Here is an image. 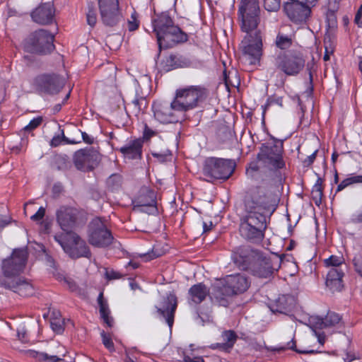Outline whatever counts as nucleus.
I'll return each mask as SVG.
<instances>
[{
  "label": "nucleus",
  "mask_w": 362,
  "mask_h": 362,
  "mask_svg": "<svg viewBox=\"0 0 362 362\" xmlns=\"http://www.w3.org/2000/svg\"><path fill=\"white\" fill-rule=\"evenodd\" d=\"M282 349H291V350L295 351L299 354H311V353L314 352V351H313V350L303 351V350L297 349L296 345V341L294 340V338H292V339L286 344V346L283 347Z\"/></svg>",
  "instance_id": "37998d69"
},
{
  "label": "nucleus",
  "mask_w": 362,
  "mask_h": 362,
  "mask_svg": "<svg viewBox=\"0 0 362 362\" xmlns=\"http://www.w3.org/2000/svg\"><path fill=\"white\" fill-rule=\"evenodd\" d=\"M344 272L339 268H331L326 279V285L333 291H341L342 285V277Z\"/></svg>",
  "instance_id": "cd10ccee"
},
{
  "label": "nucleus",
  "mask_w": 362,
  "mask_h": 362,
  "mask_svg": "<svg viewBox=\"0 0 362 362\" xmlns=\"http://www.w3.org/2000/svg\"><path fill=\"white\" fill-rule=\"evenodd\" d=\"M127 105L132 112L137 116L147 107L148 103L145 97L136 94L135 98Z\"/></svg>",
  "instance_id": "7c9ffc66"
},
{
  "label": "nucleus",
  "mask_w": 362,
  "mask_h": 362,
  "mask_svg": "<svg viewBox=\"0 0 362 362\" xmlns=\"http://www.w3.org/2000/svg\"><path fill=\"white\" fill-rule=\"evenodd\" d=\"M276 68L286 76H297L304 68L305 59L299 52H281L273 59Z\"/></svg>",
  "instance_id": "6e6552de"
},
{
  "label": "nucleus",
  "mask_w": 362,
  "mask_h": 362,
  "mask_svg": "<svg viewBox=\"0 0 362 362\" xmlns=\"http://www.w3.org/2000/svg\"><path fill=\"white\" fill-rule=\"evenodd\" d=\"M221 337L224 342L216 344V346L225 350L232 349L238 339V335L233 330L223 332Z\"/></svg>",
  "instance_id": "2f4dec72"
},
{
  "label": "nucleus",
  "mask_w": 362,
  "mask_h": 362,
  "mask_svg": "<svg viewBox=\"0 0 362 362\" xmlns=\"http://www.w3.org/2000/svg\"><path fill=\"white\" fill-rule=\"evenodd\" d=\"M317 153V151H315L311 155L308 156L303 160L304 166H309L313 163L314 160H315Z\"/></svg>",
  "instance_id": "4d7b16f0"
},
{
  "label": "nucleus",
  "mask_w": 362,
  "mask_h": 362,
  "mask_svg": "<svg viewBox=\"0 0 362 362\" xmlns=\"http://www.w3.org/2000/svg\"><path fill=\"white\" fill-rule=\"evenodd\" d=\"M192 62L190 59L180 54H171L165 61V69L167 71L178 68L189 67Z\"/></svg>",
  "instance_id": "bb28decb"
},
{
  "label": "nucleus",
  "mask_w": 362,
  "mask_h": 362,
  "mask_svg": "<svg viewBox=\"0 0 362 362\" xmlns=\"http://www.w3.org/2000/svg\"><path fill=\"white\" fill-rule=\"evenodd\" d=\"M158 46L168 48L187 41L188 35L175 25L168 12H162L152 21Z\"/></svg>",
  "instance_id": "7ed1b4c3"
},
{
  "label": "nucleus",
  "mask_w": 362,
  "mask_h": 362,
  "mask_svg": "<svg viewBox=\"0 0 362 362\" xmlns=\"http://www.w3.org/2000/svg\"><path fill=\"white\" fill-rule=\"evenodd\" d=\"M234 264L242 270L259 279L271 278L280 268V259L264 255L262 252L250 247H240L232 254Z\"/></svg>",
  "instance_id": "f03ea898"
},
{
  "label": "nucleus",
  "mask_w": 362,
  "mask_h": 362,
  "mask_svg": "<svg viewBox=\"0 0 362 362\" xmlns=\"http://www.w3.org/2000/svg\"><path fill=\"white\" fill-rule=\"evenodd\" d=\"M57 163L58 164L59 170H67L71 166V162L68 160L66 157L59 156L57 158Z\"/></svg>",
  "instance_id": "79ce46f5"
},
{
  "label": "nucleus",
  "mask_w": 362,
  "mask_h": 362,
  "mask_svg": "<svg viewBox=\"0 0 362 362\" xmlns=\"http://www.w3.org/2000/svg\"><path fill=\"white\" fill-rule=\"evenodd\" d=\"M264 7L269 12H276L281 7V0H264Z\"/></svg>",
  "instance_id": "58836bf2"
},
{
  "label": "nucleus",
  "mask_w": 362,
  "mask_h": 362,
  "mask_svg": "<svg viewBox=\"0 0 362 362\" xmlns=\"http://www.w3.org/2000/svg\"><path fill=\"white\" fill-rule=\"evenodd\" d=\"M54 36L45 29L32 33L24 42L25 49L30 53L46 54L54 49Z\"/></svg>",
  "instance_id": "1a4fd4ad"
},
{
  "label": "nucleus",
  "mask_w": 362,
  "mask_h": 362,
  "mask_svg": "<svg viewBox=\"0 0 362 362\" xmlns=\"http://www.w3.org/2000/svg\"><path fill=\"white\" fill-rule=\"evenodd\" d=\"M238 16L240 29L244 33L260 31V7L259 0H240Z\"/></svg>",
  "instance_id": "39448f33"
},
{
  "label": "nucleus",
  "mask_w": 362,
  "mask_h": 362,
  "mask_svg": "<svg viewBox=\"0 0 362 362\" xmlns=\"http://www.w3.org/2000/svg\"><path fill=\"white\" fill-rule=\"evenodd\" d=\"M250 285L248 278L242 274L226 276L220 291L225 296H233L245 292Z\"/></svg>",
  "instance_id": "2eb2a0df"
},
{
  "label": "nucleus",
  "mask_w": 362,
  "mask_h": 362,
  "mask_svg": "<svg viewBox=\"0 0 362 362\" xmlns=\"http://www.w3.org/2000/svg\"><path fill=\"white\" fill-rule=\"evenodd\" d=\"M208 95L209 90L204 86H191L176 90L174 104L185 114L187 111L197 107Z\"/></svg>",
  "instance_id": "20e7f679"
},
{
  "label": "nucleus",
  "mask_w": 362,
  "mask_h": 362,
  "mask_svg": "<svg viewBox=\"0 0 362 362\" xmlns=\"http://www.w3.org/2000/svg\"><path fill=\"white\" fill-rule=\"evenodd\" d=\"M311 7L298 1H287L284 4V10L287 16L297 24L306 21L311 13Z\"/></svg>",
  "instance_id": "6ab92c4d"
},
{
  "label": "nucleus",
  "mask_w": 362,
  "mask_h": 362,
  "mask_svg": "<svg viewBox=\"0 0 362 362\" xmlns=\"http://www.w3.org/2000/svg\"><path fill=\"white\" fill-rule=\"evenodd\" d=\"M259 170V166L257 163H251L250 167L247 168V174L253 176L252 173L257 172Z\"/></svg>",
  "instance_id": "bf43d9fd"
},
{
  "label": "nucleus",
  "mask_w": 362,
  "mask_h": 362,
  "mask_svg": "<svg viewBox=\"0 0 362 362\" xmlns=\"http://www.w3.org/2000/svg\"><path fill=\"white\" fill-rule=\"evenodd\" d=\"M132 20L128 21V30L129 31H134L139 28V22L135 16V13L131 16Z\"/></svg>",
  "instance_id": "de8ad7c7"
},
{
  "label": "nucleus",
  "mask_w": 362,
  "mask_h": 362,
  "mask_svg": "<svg viewBox=\"0 0 362 362\" xmlns=\"http://www.w3.org/2000/svg\"><path fill=\"white\" fill-rule=\"evenodd\" d=\"M272 203V193L259 189L257 196L245 203L247 214L241 219L240 233L242 237L252 243H259L264 238L267 227V213Z\"/></svg>",
  "instance_id": "f257e3e1"
},
{
  "label": "nucleus",
  "mask_w": 362,
  "mask_h": 362,
  "mask_svg": "<svg viewBox=\"0 0 362 362\" xmlns=\"http://www.w3.org/2000/svg\"><path fill=\"white\" fill-rule=\"evenodd\" d=\"M71 245L69 246L66 253L71 258L77 259L81 257L90 258L91 252L86 242L76 233L70 235Z\"/></svg>",
  "instance_id": "5701e85b"
},
{
  "label": "nucleus",
  "mask_w": 362,
  "mask_h": 362,
  "mask_svg": "<svg viewBox=\"0 0 362 362\" xmlns=\"http://www.w3.org/2000/svg\"><path fill=\"white\" fill-rule=\"evenodd\" d=\"M191 300L197 303H201L209 294V289L202 283L192 286L189 290Z\"/></svg>",
  "instance_id": "c85d7f7f"
},
{
  "label": "nucleus",
  "mask_w": 362,
  "mask_h": 362,
  "mask_svg": "<svg viewBox=\"0 0 362 362\" xmlns=\"http://www.w3.org/2000/svg\"><path fill=\"white\" fill-rule=\"evenodd\" d=\"M354 264L356 272L362 277V264L354 260Z\"/></svg>",
  "instance_id": "e2e57ef3"
},
{
  "label": "nucleus",
  "mask_w": 362,
  "mask_h": 362,
  "mask_svg": "<svg viewBox=\"0 0 362 362\" xmlns=\"http://www.w3.org/2000/svg\"><path fill=\"white\" fill-rule=\"evenodd\" d=\"M235 163L231 159L210 157L204 160L202 173L208 182L228 180L233 173Z\"/></svg>",
  "instance_id": "0eeeda50"
},
{
  "label": "nucleus",
  "mask_w": 362,
  "mask_h": 362,
  "mask_svg": "<svg viewBox=\"0 0 362 362\" xmlns=\"http://www.w3.org/2000/svg\"><path fill=\"white\" fill-rule=\"evenodd\" d=\"M174 100L169 103L167 101H156L153 103L152 109L156 120L163 124L177 123L185 119L180 108L175 107Z\"/></svg>",
  "instance_id": "f8f14e48"
},
{
  "label": "nucleus",
  "mask_w": 362,
  "mask_h": 362,
  "mask_svg": "<svg viewBox=\"0 0 362 362\" xmlns=\"http://www.w3.org/2000/svg\"><path fill=\"white\" fill-rule=\"evenodd\" d=\"M103 344L110 351H115L114 344L111 337L107 335L104 331L100 333Z\"/></svg>",
  "instance_id": "a19ab883"
},
{
  "label": "nucleus",
  "mask_w": 362,
  "mask_h": 362,
  "mask_svg": "<svg viewBox=\"0 0 362 362\" xmlns=\"http://www.w3.org/2000/svg\"><path fill=\"white\" fill-rule=\"evenodd\" d=\"M88 242L97 247H106L114 240L112 234L105 223V220L96 217L88 224Z\"/></svg>",
  "instance_id": "9b49d317"
},
{
  "label": "nucleus",
  "mask_w": 362,
  "mask_h": 362,
  "mask_svg": "<svg viewBox=\"0 0 362 362\" xmlns=\"http://www.w3.org/2000/svg\"><path fill=\"white\" fill-rule=\"evenodd\" d=\"M56 220L60 228L67 234L78 224L80 211L78 209L69 206H61L56 211Z\"/></svg>",
  "instance_id": "4468645a"
},
{
  "label": "nucleus",
  "mask_w": 362,
  "mask_h": 362,
  "mask_svg": "<svg viewBox=\"0 0 362 362\" xmlns=\"http://www.w3.org/2000/svg\"><path fill=\"white\" fill-rule=\"evenodd\" d=\"M64 85V78L54 74H41L35 79V86L37 90L47 94L58 93Z\"/></svg>",
  "instance_id": "a211bd4d"
},
{
  "label": "nucleus",
  "mask_w": 362,
  "mask_h": 362,
  "mask_svg": "<svg viewBox=\"0 0 362 362\" xmlns=\"http://www.w3.org/2000/svg\"><path fill=\"white\" fill-rule=\"evenodd\" d=\"M107 184L112 190L117 189L122 185V176L119 174H112L107 179Z\"/></svg>",
  "instance_id": "4c0bfd02"
},
{
  "label": "nucleus",
  "mask_w": 362,
  "mask_h": 362,
  "mask_svg": "<svg viewBox=\"0 0 362 362\" xmlns=\"http://www.w3.org/2000/svg\"><path fill=\"white\" fill-rule=\"evenodd\" d=\"M143 142L141 139L130 140L118 150L125 158L140 159L142 156Z\"/></svg>",
  "instance_id": "393cba45"
},
{
  "label": "nucleus",
  "mask_w": 362,
  "mask_h": 362,
  "mask_svg": "<svg viewBox=\"0 0 362 362\" xmlns=\"http://www.w3.org/2000/svg\"><path fill=\"white\" fill-rule=\"evenodd\" d=\"M55 8L52 2L40 4L31 13V18L37 24L45 25L54 21Z\"/></svg>",
  "instance_id": "412c9836"
},
{
  "label": "nucleus",
  "mask_w": 362,
  "mask_h": 362,
  "mask_svg": "<svg viewBox=\"0 0 362 362\" xmlns=\"http://www.w3.org/2000/svg\"><path fill=\"white\" fill-rule=\"evenodd\" d=\"M327 20L329 26L334 27L337 23V18H336L334 13L332 11L328 12L327 14Z\"/></svg>",
  "instance_id": "5fc2aeb1"
},
{
  "label": "nucleus",
  "mask_w": 362,
  "mask_h": 362,
  "mask_svg": "<svg viewBox=\"0 0 362 362\" xmlns=\"http://www.w3.org/2000/svg\"><path fill=\"white\" fill-rule=\"evenodd\" d=\"M354 185H362V175L355 173L350 174L348 177L343 180L337 186V192Z\"/></svg>",
  "instance_id": "473e14b6"
},
{
  "label": "nucleus",
  "mask_w": 362,
  "mask_h": 362,
  "mask_svg": "<svg viewBox=\"0 0 362 362\" xmlns=\"http://www.w3.org/2000/svg\"><path fill=\"white\" fill-rule=\"evenodd\" d=\"M268 101L270 105L276 104V105H279V107H283V98L282 97L274 95L273 97L269 98Z\"/></svg>",
  "instance_id": "864d4df0"
},
{
  "label": "nucleus",
  "mask_w": 362,
  "mask_h": 362,
  "mask_svg": "<svg viewBox=\"0 0 362 362\" xmlns=\"http://www.w3.org/2000/svg\"><path fill=\"white\" fill-rule=\"evenodd\" d=\"M184 362H204L202 357L191 358L189 356H185Z\"/></svg>",
  "instance_id": "680f3d73"
},
{
  "label": "nucleus",
  "mask_w": 362,
  "mask_h": 362,
  "mask_svg": "<svg viewBox=\"0 0 362 362\" xmlns=\"http://www.w3.org/2000/svg\"><path fill=\"white\" fill-rule=\"evenodd\" d=\"M60 144L61 138L59 136L53 137L50 142V145L54 147L59 146Z\"/></svg>",
  "instance_id": "0e129e2a"
},
{
  "label": "nucleus",
  "mask_w": 362,
  "mask_h": 362,
  "mask_svg": "<svg viewBox=\"0 0 362 362\" xmlns=\"http://www.w3.org/2000/svg\"><path fill=\"white\" fill-rule=\"evenodd\" d=\"M105 276L109 280L120 279L122 275L114 270H107L105 272Z\"/></svg>",
  "instance_id": "603ef678"
},
{
  "label": "nucleus",
  "mask_w": 362,
  "mask_h": 362,
  "mask_svg": "<svg viewBox=\"0 0 362 362\" xmlns=\"http://www.w3.org/2000/svg\"><path fill=\"white\" fill-rule=\"evenodd\" d=\"M324 263L327 267L339 268L344 263V258L342 256L331 255L329 258L324 260Z\"/></svg>",
  "instance_id": "e433bc0d"
},
{
  "label": "nucleus",
  "mask_w": 362,
  "mask_h": 362,
  "mask_svg": "<svg viewBox=\"0 0 362 362\" xmlns=\"http://www.w3.org/2000/svg\"><path fill=\"white\" fill-rule=\"evenodd\" d=\"M354 21L358 27L362 28V15L356 14Z\"/></svg>",
  "instance_id": "338daca9"
},
{
  "label": "nucleus",
  "mask_w": 362,
  "mask_h": 362,
  "mask_svg": "<svg viewBox=\"0 0 362 362\" xmlns=\"http://www.w3.org/2000/svg\"><path fill=\"white\" fill-rule=\"evenodd\" d=\"M1 285L6 288L11 289L20 296L28 297L33 296L35 293L34 288L31 284L25 279H18L17 280H4L1 281Z\"/></svg>",
  "instance_id": "b1692460"
},
{
  "label": "nucleus",
  "mask_w": 362,
  "mask_h": 362,
  "mask_svg": "<svg viewBox=\"0 0 362 362\" xmlns=\"http://www.w3.org/2000/svg\"><path fill=\"white\" fill-rule=\"evenodd\" d=\"M54 239L62 246L66 252L69 245L64 242V235L63 234H57L54 236Z\"/></svg>",
  "instance_id": "09e8293b"
},
{
  "label": "nucleus",
  "mask_w": 362,
  "mask_h": 362,
  "mask_svg": "<svg viewBox=\"0 0 362 362\" xmlns=\"http://www.w3.org/2000/svg\"><path fill=\"white\" fill-rule=\"evenodd\" d=\"M99 311L103 322L110 327L113 325V318L110 316V311L107 300L103 297V293L100 292L98 297Z\"/></svg>",
  "instance_id": "c756f323"
},
{
  "label": "nucleus",
  "mask_w": 362,
  "mask_h": 362,
  "mask_svg": "<svg viewBox=\"0 0 362 362\" xmlns=\"http://www.w3.org/2000/svg\"><path fill=\"white\" fill-rule=\"evenodd\" d=\"M17 336L19 340H21L23 342H25L27 341V332L26 329L24 327H21L18 329L17 331Z\"/></svg>",
  "instance_id": "13d9d810"
},
{
  "label": "nucleus",
  "mask_w": 362,
  "mask_h": 362,
  "mask_svg": "<svg viewBox=\"0 0 362 362\" xmlns=\"http://www.w3.org/2000/svg\"><path fill=\"white\" fill-rule=\"evenodd\" d=\"M322 185V180L318 177L311 191L312 198L317 206H320L322 203L323 194Z\"/></svg>",
  "instance_id": "c9c22d12"
},
{
  "label": "nucleus",
  "mask_w": 362,
  "mask_h": 362,
  "mask_svg": "<svg viewBox=\"0 0 362 362\" xmlns=\"http://www.w3.org/2000/svg\"><path fill=\"white\" fill-rule=\"evenodd\" d=\"M202 226H203V231H204V233H206V232H207V231H209V230H211V227H212L213 224H212V222H211V221H209V223H206V222L203 221V222H202Z\"/></svg>",
  "instance_id": "69168bd1"
},
{
  "label": "nucleus",
  "mask_w": 362,
  "mask_h": 362,
  "mask_svg": "<svg viewBox=\"0 0 362 362\" xmlns=\"http://www.w3.org/2000/svg\"><path fill=\"white\" fill-rule=\"evenodd\" d=\"M51 327L54 332L57 334H61L64 332V327L62 325L58 320H54L51 322Z\"/></svg>",
  "instance_id": "3c124183"
},
{
  "label": "nucleus",
  "mask_w": 362,
  "mask_h": 362,
  "mask_svg": "<svg viewBox=\"0 0 362 362\" xmlns=\"http://www.w3.org/2000/svg\"><path fill=\"white\" fill-rule=\"evenodd\" d=\"M272 144H263L257 154V160L263 166L270 170H279L285 167L283 159L284 141L271 136Z\"/></svg>",
  "instance_id": "423d86ee"
},
{
  "label": "nucleus",
  "mask_w": 362,
  "mask_h": 362,
  "mask_svg": "<svg viewBox=\"0 0 362 362\" xmlns=\"http://www.w3.org/2000/svg\"><path fill=\"white\" fill-rule=\"evenodd\" d=\"M28 354L30 357L35 358L40 362H57L63 361V359L57 357V356H49L44 352H38L36 351L30 350Z\"/></svg>",
  "instance_id": "f704fd0d"
},
{
  "label": "nucleus",
  "mask_w": 362,
  "mask_h": 362,
  "mask_svg": "<svg viewBox=\"0 0 362 362\" xmlns=\"http://www.w3.org/2000/svg\"><path fill=\"white\" fill-rule=\"evenodd\" d=\"M86 20L87 23L91 27L95 26L97 23V14L93 5L88 6V11L86 13Z\"/></svg>",
  "instance_id": "ea45409f"
},
{
  "label": "nucleus",
  "mask_w": 362,
  "mask_h": 362,
  "mask_svg": "<svg viewBox=\"0 0 362 362\" xmlns=\"http://www.w3.org/2000/svg\"><path fill=\"white\" fill-rule=\"evenodd\" d=\"M350 222L354 224L362 223V205L358 210L351 215Z\"/></svg>",
  "instance_id": "c03bdc74"
},
{
  "label": "nucleus",
  "mask_w": 362,
  "mask_h": 362,
  "mask_svg": "<svg viewBox=\"0 0 362 362\" xmlns=\"http://www.w3.org/2000/svg\"><path fill=\"white\" fill-rule=\"evenodd\" d=\"M240 43L243 57L250 64L259 62L262 55V35L260 31H250Z\"/></svg>",
  "instance_id": "9d476101"
},
{
  "label": "nucleus",
  "mask_w": 362,
  "mask_h": 362,
  "mask_svg": "<svg viewBox=\"0 0 362 362\" xmlns=\"http://www.w3.org/2000/svg\"><path fill=\"white\" fill-rule=\"evenodd\" d=\"M344 359L345 362H351L356 359V357L354 354L348 353Z\"/></svg>",
  "instance_id": "774afa93"
},
{
  "label": "nucleus",
  "mask_w": 362,
  "mask_h": 362,
  "mask_svg": "<svg viewBox=\"0 0 362 362\" xmlns=\"http://www.w3.org/2000/svg\"><path fill=\"white\" fill-rule=\"evenodd\" d=\"M27 251L25 249H16L11 258L2 262V270L6 277L18 275L23 269L27 261Z\"/></svg>",
  "instance_id": "dca6fc26"
},
{
  "label": "nucleus",
  "mask_w": 362,
  "mask_h": 362,
  "mask_svg": "<svg viewBox=\"0 0 362 362\" xmlns=\"http://www.w3.org/2000/svg\"><path fill=\"white\" fill-rule=\"evenodd\" d=\"M313 330V332L315 334V336L317 337V341L318 342L321 344V345H323L325 342V334L324 332H317L314 327H312Z\"/></svg>",
  "instance_id": "6e6d98bb"
},
{
  "label": "nucleus",
  "mask_w": 362,
  "mask_h": 362,
  "mask_svg": "<svg viewBox=\"0 0 362 362\" xmlns=\"http://www.w3.org/2000/svg\"><path fill=\"white\" fill-rule=\"evenodd\" d=\"M294 305L295 299L292 296L282 295L271 304L270 309L273 313L287 314L291 311Z\"/></svg>",
  "instance_id": "a878e982"
},
{
  "label": "nucleus",
  "mask_w": 362,
  "mask_h": 362,
  "mask_svg": "<svg viewBox=\"0 0 362 362\" xmlns=\"http://www.w3.org/2000/svg\"><path fill=\"white\" fill-rule=\"evenodd\" d=\"M81 135H82L83 141L86 142V144H91L93 143L94 138L93 136L88 135L86 132H82Z\"/></svg>",
  "instance_id": "052dcab7"
},
{
  "label": "nucleus",
  "mask_w": 362,
  "mask_h": 362,
  "mask_svg": "<svg viewBox=\"0 0 362 362\" xmlns=\"http://www.w3.org/2000/svg\"><path fill=\"white\" fill-rule=\"evenodd\" d=\"M156 134V132L155 131L148 127V126L146 124H144L142 140L148 141L151 137L154 136Z\"/></svg>",
  "instance_id": "49530a36"
},
{
  "label": "nucleus",
  "mask_w": 362,
  "mask_h": 362,
  "mask_svg": "<svg viewBox=\"0 0 362 362\" xmlns=\"http://www.w3.org/2000/svg\"><path fill=\"white\" fill-rule=\"evenodd\" d=\"M120 0H98L100 20L107 27L117 26L124 20L120 7Z\"/></svg>",
  "instance_id": "ddd939ff"
},
{
  "label": "nucleus",
  "mask_w": 362,
  "mask_h": 362,
  "mask_svg": "<svg viewBox=\"0 0 362 362\" xmlns=\"http://www.w3.org/2000/svg\"><path fill=\"white\" fill-rule=\"evenodd\" d=\"M293 39L291 35L279 33L276 35L275 45L281 50L289 49L293 45Z\"/></svg>",
  "instance_id": "72a5a7b5"
},
{
  "label": "nucleus",
  "mask_w": 362,
  "mask_h": 362,
  "mask_svg": "<svg viewBox=\"0 0 362 362\" xmlns=\"http://www.w3.org/2000/svg\"><path fill=\"white\" fill-rule=\"evenodd\" d=\"M100 160L99 152L93 148L77 151L74 156V163L78 170L90 171L94 169Z\"/></svg>",
  "instance_id": "f3484780"
},
{
  "label": "nucleus",
  "mask_w": 362,
  "mask_h": 362,
  "mask_svg": "<svg viewBox=\"0 0 362 362\" xmlns=\"http://www.w3.org/2000/svg\"><path fill=\"white\" fill-rule=\"evenodd\" d=\"M45 214V209L40 206L37 211L31 216V219L34 221H41Z\"/></svg>",
  "instance_id": "8fccbe9b"
},
{
  "label": "nucleus",
  "mask_w": 362,
  "mask_h": 362,
  "mask_svg": "<svg viewBox=\"0 0 362 362\" xmlns=\"http://www.w3.org/2000/svg\"><path fill=\"white\" fill-rule=\"evenodd\" d=\"M177 306V300L175 294L169 293L163 299L160 308L156 307L158 314L165 318L170 328L174 322L175 313Z\"/></svg>",
  "instance_id": "4be33fe9"
},
{
  "label": "nucleus",
  "mask_w": 362,
  "mask_h": 362,
  "mask_svg": "<svg viewBox=\"0 0 362 362\" xmlns=\"http://www.w3.org/2000/svg\"><path fill=\"white\" fill-rule=\"evenodd\" d=\"M311 327L315 329H341L344 328V322L341 316L334 312H328L325 317L320 316H313L310 318Z\"/></svg>",
  "instance_id": "aec40b11"
},
{
  "label": "nucleus",
  "mask_w": 362,
  "mask_h": 362,
  "mask_svg": "<svg viewBox=\"0 0 362 362\" xmlns=\"http://www.w3.org/2000/svg\"><path fill=\"white\" fill-rule=\"evenodd\" d=\"M42 122V118L41 117H37L33 118L28 125L24 127L25 131H31L35 128H37Z\"/></svg>",
  "instance_id": "a18cd8bd"
}]
</instances>
